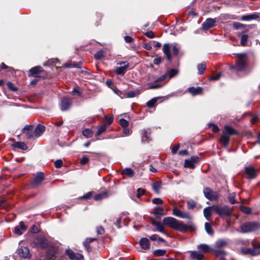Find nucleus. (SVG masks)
Listing matches in <instances>:
<instances>
[{
	"instance_id": "0eeeda50",
	"label": "nucleus",
	"mask_w": 260,
	"mask_h": 260,
	"mask_svg": "<svg viewBox=\"0 0 260 260\" xmlns=\"http://www.w3.org/2000/svg\"><path fill=\"white\" fill-rule=\"evenodd\" d=\"M49 244L47 239L43 236H38L36 237L32 243V246L39 247L41 248H46Z\"/></svg>"
},
{
	"instance_id": "e433bc0d",
	"label": "nucleus",
	"mask_w": 260,
	"mask_h": 260,
	"mask_svg": "<svg viewBox=\"0 0 260 260\" xmlns=\"http://www.w3.org/2000/svg\"><path fill=\"white\" fill-rule=\"evenodd\" d=\"M212 253L216 256L224 255L226 254V252L222 249H214L212 248Z\"/></svg>"
},
{
	"instance_id": "7ed1b4c3",
	"label": "nucleus",
	"mask_w": 260,
	"mask_h": 260,
	"mask_svg": "<svg viewBox=\"0 0 260 260\" xmlns=\"http://www.w3.org/2000/svg\"><path fill=\"white\" fill-rule=\"evenodd\" d=\"M28 76L43 78L46 76V73L41 66H36L29 70Z\"/></svg>"
},
{
	"instance_id": "f704fd0d",
	"label": "nucleus",
	"mask_w": 260,
	"mask_h": 260,
	"mask_svg": "<svg viewBox=\"0 0 260 260\" xmlns=\"http://www.w3.org/2000/svg\"><path fill=\"white\" fill-rule=\"evenodd\" d=\"M228 244V242L223 239H219L215 242V246L217 248H221L226 246Z\"/></svg>"
},
{
	"instance_id": "2f4dec72",
	"label": "nucleus",
	"mask_w": 260,
	"mask_h": 260,
	"mask_svg": "<svg viewBox=\"0 0 260 260\" xmlns=\"http://www.w3.org/2000/svg\"><path fill=\"white\" fill-rule=\"evenodd\" d=\"M121 174L124 176L132 178L134 176L135 172L131 168H126L122 170Z\"/></svg>"
},
{
	"instance_id": "b1692460",
	"label": "nucleus",
	"mask_w": 260,
	"mask_h": 260,
	"mask_svg": "<svg viewBox=\"0 0 260 260\" xmlns=\"http://www.w3.org/2000/svg\"><path fill=\"white\" fill-rule=\"evenodd\" d=\"M187 90L192 95L201 94L203 92V89L201 87H197L196 88L194 87H189Z\"/></svg>"
},
{
	"instance_id": "a18cd8bd",
	"label": "nucleus",
	"mask_w": 260,
	"mask_h": 260,
	"mask_svg": "<svg viewBox=\"0 0 260 260\" xmlns=\"http://www.w3.org/2000/svg\"><path fill=\"white\" fill-rule=\"evenodd\" d=\"M105 56L104 52L102 50L98 51L94 54V57L97 59H101Z\"/></svg>"
},
{
	"instance_id": "c9c22d12",
	"label": "nucleus",
	"mask_w": 260,
	"mask_h": 260,
	"mask_svg": "<svg viewBox=\"0 0 260 260\" xmlns=\"http://www.w3.org/2000/svg\"><path fill=\"white\" fill-rule=\"evenodd\" d=\"M14 146L15 147L21 149L22 150H26L27 149V146L26 145L21 142H16L14 143Z\"/></svg>"
},
{
	"instance_id": "7c9ffc66",
	"label": "nucleus",
	"mask_w": 260,
	"mask_h": 260,
	"mask_svg": "<svg viewBox=\"0 0 260 260\" xmlns=\"http://www.w3.org/2000/svg\"><path fill=\"white\" fill-rule=\"evenodd\" d=\"M223 133L226 134V135L230 137L231 135H236L237 132L233 127L226 125L224 126V130L223 131Z\"/></svg>"
},
{
	"instance_id": "cd10ccee",
	"label": "nucleus",
	"mask_w": 260,
	"mask_h": 260,
	"mask_svg": "<svg viewBox=\"0 0 260 260\" xmlns=\"http://www.w3.org/2000/svg\"><path fill=\"white\" fill-rule=\"evenodd\" d=\"M45 127L42 125L38 124L35 127V133L36 138L40 137L45 131Z\"/></svg>"
},
{
	"instance_id": "9b49d317",
	"label": "nucleus",
	"mask_w": 260,
	"mask_h": 260,
	"mask_svg": "<svg viewBox=\"0 0 260 260\" xmlns=\"http://www.w3.org/2000/svg\"><path fill=\"white\" fill-rule=\"evenodd\" d=\"M26 139H35V126L32 125H26L22 129Z\"/></svg>"
},
{
	"instance_id": "8fccbe9b",
	"label": "nucleus",
	"mask_w": 260,
	"mask_h": 260,
	"mask_svg": "<svg viewBox=\"0 0 260 260\" xmlns=\"http://www.w3.org/2000/svg\"><path fill=\"white\" fill-rule=\"evenodd\" d=\"M170 78L174 77L178 74V71L176 69H171L167 73Z\"/></svg>"
},
{
	"instance_id": "774afa93",
	"label": "nucleus",
	"mask_w": 260,
	"mask_h": 260,
	"mask_svg": "<svg viewBox=\"0 0 260 260\" xmlns=\"http://www.w3.org/2000/svg\"><path fill=\"white\" fill-rule=\"evenodd\" d=\"M145 35L149 38H153L154 37V34L152 31H147L145 33Z\"/></svg>"
},
{
	"instance_id": "680f3d73",
	"label": "nucleus",
	"mask_w": 260,
	"mask_h": 260,
	"mask_svg": "<svg viewBox=\"0 0 260 260\" xmlns=\"http://www.w3.org/2000/svg\"><path fill=\"white\" fill-rule=\"evenodd\" d=\"M137 196L138 198H140L141 196L143 195L145 193V190L143 189H141L140 188L137 189Z\"/></svg>"
},
{
	"instance_id": "5701e85b",
	"label": "nucleus",
	"mask_w": 260,
	"mask_h": 260,
	"mask_svg": "<svg viewBox=\"0 0 260 260\" xmlns=\"http://www.w3.org/2000/svg\"><path fill=\"white\" fill-rule=\"evenodd\" d=\"M190 256L193 259L202 260L204 257L203 253L198 252L196 251H189Z\"/></svg>"
},
{
	"instance_id": "a878e982",
	"label": "nucleus",
	"mask_w": 260,
	"mask_h": 260,
	"mask_svg": "<svg viewBox=\"0 0 260 260\" xmlns=\"http://www.w3.org/2000/svg\"><path fill=\"white\" fill-rule=\"evenodd\" d=\"M197 248L202 250L203 254L206 252H211L212 250V248L206 244H201L198 246Z\"/></svg>"
},
{
	"instance_id": "864d4df0",
	"label": "nucleus",
	"mask_w": 260,
	"mask_h": 260,
	"mask_svg": "<svg viewBox=\"0 0 260 260\" xmlns=\"http://www.w3.org/2000/svg\"><path fill=\"white\" fill-rule=\"evenodd\" d=\"M196 204L193 200H189L187 202V207L189 209H193L196 207Z\"/></svg>"
},
{
	"instance_id": "6e6552de",
	"label": "nucleus",
	"mask_w": 260,
	"mask_h": 260,
	"mask_svg": "<svg viewBox=\"0 0 260 260\" xmlns=\"http://www.w3.org/2000/svg\"><path fill=\"white\" fill-rule=\"evenodd\" d=\"M241 174L243 177L245 176L249 179H253L257 176V171L253 167L249 166L244 168V172Z\"/></svg>"
},
{
	"instance_id": "5fc2aeb1",
	"label": "nucleus",
	"mask_w": 260,
	"mask_h": 260,
	"mask_svg": "<svg viewBox=\"0 0 260 260\" xmlns=\"http://www.w3.org/2000/svg\"><path fill=\"white\" fill-rule=\"evenodd\" d=\"M8 87L13 91L17 90V88L11 82H9L7 84Z\"/></svg>"
},
{
	"instance_id": "de8ad7c7",
	"label": "nucleus",
	"mask_w": 260,
	"mask_h": 260,
	"mask_svg": "<svg viewBox=\"0 0 260 260\" xmlns=\"http://www.w3.org/2000/svg\"><path fill=\"white\" fill-rule=\"evenodd\" d=\"M107 126V125L106 124L101 125L96 132V135L99 136L101 134L105 132L106 130Z\"/></svg>"
},
{
	"instance_id": "c756f323",
	"label": "nucleus",
	"mask_w": 260,
	"mask_h": 260,
	"mask_svg": "<svg viewBox=\"0 0 260 260\" xmlns=\"http://www.w3.org/2000/svg\"><path fill=\"white\" fill-rule=\"evenodd\" d=\"M258 17L259 15L257 13H253L243 16L241 17V20L242 21H249L251 20L256 19L258 18Z\"/></svg>"
},
{
	"instance_id": "052dcab7",
	"label": "nucleus",
	"mask_w": 260,
	"mask_h": 260,
	"mask_svg": "<svg viewBox=\"0 0 260 260\" xmlns=\"http://www.w3.org/2000/svg\"><path fill=\"white\" fill-rule=\"evenodd\" d=\"M96 232L98 234L102 235L104 233L105 230L102 226H99L96 228Z\"/></svg>"
},
{
	"instance_id": "f03ea898",
	"label": "nucleus",
	"mask_w": 260,
	"mask_h": 260,
	"mask_svg": "<svg viewBox=\"0 0 260 260\" xmlns=\"http://www.w3.org/2000/svg\"><path fill=\"white\" fill-rule=\"evenodd\" d=\"M214 212L221 218H225L231 216L233 212V208H231L226 205L221 206L219 205H215Z\"/></svg>"
},
{
	"instance_id": "2eb2a0df",
	"label": "nucleus",
	"mask_w": 260,
	"mask_h": 260,
	"mask_svg": "<svg viewBox=\"0 0 260 260\" xmlns=\"http://www.w3.org/2000/svg\"><path fill=\"white\" fill-rule=\"evenodd\" d=\"M173 214L181 218L191 219V217L188 212H183L177 207H175L173 209Z\"/></svg>"
},
{
	"instance_id": "dca6fc26",
	"label": "nucleus",
	"mask_w": 260,
	"mask_h": 260,
	"mask_svg": "<svg viewBox=\"0 0 260 260\" xmlns=\"http://www.w3.org/2000/svg\"><path fill=\"white\" fill-rule=\"evenodd\" d=\"M72 104L71 98L64 97L61 100L60 109L62 111H66L70 109Z\"/></svg>"
},
{
	"instance_id": "c03bdc74",
	"label": "nucleus",
	"mask_w": 260,
	"mask_h": 260,
	"mask_svg": "<svg viewBox=\"0 0 260 260\" xmlns=\"http://www.w3.org/2000/svg\"><path fill=\"white\" fill-rule=\"evenodd\" d=\"M107 196H108V195H107V192H105V193H104L98 194H96L94 197V199L95 201H99V200H102V199H103L104 198H105L107 197Z\"/></svg>"
},
{
	"instance_id": "4468645a",
	"label": "nucleus",
	"mask_w": 260,
	"mask_h": 260,
	"mask_svg": "<svg viewBox=\"0 0 260 260\" xmlns=\"http://www.w3.org/2000/svg\"><path fill=\"white\" fill-rule=\"evenodd\" d=\"M200 161V158L197 156H191L188 159H185L184 162V167L190 169H194L195 168V164Z\"/></svg>"
},
{
	"instance_id": "13d9d810",
	"label": "nucleus",
	"mask_w": 260,
	"mask_h": 260,
	"mask_svg": "<svg viewBox=\"0 0 260 260\" xmlns=\"http://www.w3.org/2000/svg\"><path fill=\"white\" fill-rule=\"evenodd\" d=\"M63 165V161L61 159H57L54 162V166L56 168H60Z\"/></svg>"
},
{
	"instance_id": "ddd939ff",
	"label": "nucleus",
	"mask_w": 260,
	"mask_h": 260,
	"mask_svg": "<svg viewBox=\"0 0 260 260\" xmlns=\"http://www.w3.org/2000/svg\"><path fill=\"white\" fill-rule=\"evenodd\" d=\"M66 254L71 260H84L82 254L74 252L72 249L68 248L66 250Z\"/></svg>"
},
{
	"instance_id": "4d7b16f0",
	"label": "nucleus",
	"mask_w": 260,
	"mask_h": 260,
	"mask_svg": "<svg viewBox=\"0 0 260 260\" xmlns=\"http://www.w3.org/2000/svg\"><path fill=\"white\" fill-rule=\"evenodd\" d=\"M89 161V158L87 156L84 155L83 156L81 160H80V164L82 165H84L86 164Z\"/></svg>"
},
{
	"instance_id": "aec40b11",
	"label": "nucleus",
	"mask_w": 260,
	"mask_h": 260,
	"mask_svg": "<svg viewBox=\"0 0 260 260\" xmlns=\"http://www.w3.org/2000/svg\"><path fill=\"white\" fill-rule=\"evenodd\" d=\"M216 22V19L208 18L203 23L202 28L203 29L208 30L209 28L213 27Z\"/></svg>"
},
{
	"instance_id": "37998d69",
	"label": "nucleus",
	"mask_w": 260,
	"mask_h": 260,
	"mask_svg": "<svg viewBox=\"0 0 260 260\" xmlns=\"http://www.w3.org/2000/svg\"><path fill=\"white\" fill-rule=\"evenodd\" d=\"M139 94V92L138 91H129L126 93L125 97L128 98H131L135 97V96Z\"/></svg>"
},
{
	"instance_id": "20e7f679",
	"label": "nucleus",
	"mask_w": 260,
	"mask_h": 260,
	"mask_svg": "<svg viewBox=\"0 0 260 260\" xmlns=\"http://www.w3.org/2000/svg\"><path fill=\"white\" fill-rule=\"evenodd\" d=\"M260 228V224L256 222H248L242 224L241 230L243 233L251 232Z\"/></svg>"
},
{
	"instance_id": "e2e57ef3",
	"label": "nucleus",
	"mask_w": 260,
	"mask_h": 260,
	"mask_svg": "<svg viewBox=\"0 0 260 260\" xmlns=\"http://www.w3.org/2000/svg\"><path fill=\"white\" fill-rule=\"evenodd\" d=\"M161 86H162V85L159 84H154L150 85L148 87V88L149 89H156V88H159L161 87Z\"/></svg>"
},
{
	"instance_id": "423d86ee",
	"label": "nucleus",
	"mask_w": 260,
	"mask_h": 260,
	"mask_svg": "<svg viewBox=\"0 0 260 260\" xmlns=\"http://www.w3.org/2000/svg\"><path fill=\"white\" fill-rule=\"evenodd\" d=\"M117 66L115 67V73L117 75L123 76L128 70L129 64L127 61H120L117 63Z\"/></svg>"
},
{
	"instance_id": "9d476101",
	"label": "nucleus",
	"mask_w": 260,
	"mask_h": 260,
	"mask_svg": "<svg viewBox=\"0 0 260 260\" xmlns=\"http://www.w3.org/2000/svg\"><path fill=\"white\" fill-rule=\"evenodd\" d=\"M246 55L245 54H238L237 57L239 58V60L237 62L235 68L238 71L244 70L246 68V61L244 59V57Z\"/></svg>"
},
{
	"instance_id": "393cba45",
	"label": "nucleus",
	"mask_w": 260,
	"mask_h": 260,
	"mask_svg": "<svg viewBox=\"0 0 260 260\" xmlns=\"http://www.w3.org/2000/svg\"><path fill=\"white\" fill-rule=\"evenodd\" d=\"M150 131H151L149 128H144L142 131L141 138L143 142H146L149 140Z\"/></svg>"
},
{
	"instance_id": "79ce46f5",
	"label": "nucleus",
	"mask_w": 260,
	"mask_h": 260,
	"mask_svg": "<svg viewBox=\"0 0 260 260\" xmlns=\"http://www.w3.org/2000/svg\"><path fill=\"white\" fill-rule=\"evenodd\" d=\"M166 253V250L157 249L153 251V254L156 256H162Z\"/></svg>"
},
{
	"instance_id": "f3484780",
	"label": "nucleus",
	"mask_w": 260,
	"mask_h": 260,
	"mask_svg": "<svg viewBox=\"0 0 260 260\" xmlns=\"http://www.w3.org/2000/svg\"><path fill=\"white\" fill-rule=\"evenodd\" d=\"M52 242L50 239V260H54V259L57 257L58 253V245L57 243L52 244Z\"/></svg>"
},
{
	"instance_id": "6e6d98bb",
	"label": "nucleus",
	"mask_w": 260,
	"mask_h": 260,
	"mask_svg": "<svg viewBox=\"0 0 260 260\" xmlns=\"http://www.w3.org/2000/svg\"><path fill=\"white\" fill-rule=\"evenodd\" d=\"M160 188V184L158 182L154 183L152 185V188L156 192H158Z\"/></svg>"
},
{
	"instance_id": "58836bf2",
	"label": "nucleus",
	"mask_w": 260,
	"mask_h": 260,
	"mask_svg": "<svg viewBox=\"0 0 260 260\" xmlns=\"http://www.w3.org/2000/svg\"><path fill=\"white\" fill-rule=\"evenodd\" d=\"M205 228L206 232L208 234L211 235L213 234L214 232H213V230L212 228V226H211V225L210 223H209L208 222H206L205 223Z\"/></svg>"
},
{
	"instance_id": "0e129e2a",
	"label": "nucleus",
	"mask_w": 260,
	"mask_h": 260,
	"mask_svg": "<svg viewBox=\"0 0 260 260\" xmlns=\"http://www.w3.org/2000/svg\"><path fill=\"white\" fill-rule=\"evenodd\" d=\"M172 51L174 55L176 56L178 54L179 49L176 46H174L172 48Z\"/></svg>"
},
{
	"instance_id": "6ab92c4d",
	"label": "nucleus",
	"mask_w": 260,
	"mask_h": 260,
	"mask_svg": "<svg viewBox=\"0 0 260 260\" xmlns=\"http://www.w3.org/2000/svg\"><path fill=\"white\" fill-rule=\"evenodd\" d=\"M214 212V205L208 206L204 208L203 210L204 216L208 221L211 220V216Z\"/></svg>"
},
{
	"instance_id": "49530a36",
	"label": "nucleus",
	"mask_w": 260,
	"mask_h": 260,
	"mask_svg": "<svg viewBox=\"0 0 260 260\" xmlns=\"http://www.w3.org/2000/svg\"><path fill=\"white\" fill-rule=\"evenodd\" d=\"M240 209L245 214H250L251 212V209L248 207L241 206L240 207Z\"/></svg>"
},
{
	"instance_id": "f257e3e1",
	"label": "nucleus",
	"mask_w": 260,
	"mask_h": 260,
	"mask_svg": "<svg viewBox=\"0 0 260 260\" xmlns=\"http://www.w3.org/2000/svg\"><path fill=\"white\" fill-rule=\"evenodd\" d=\"M151 224L156 227L157 231L166 235H167V234L165 232L164 225L168 226L174 230L180 231L182 233H186L189 229V227L184 224L182 221L178 220L176 218L172 217H165L162 220V223L160 221L153 220L151 221Z\"/></svg>"
},
{
	"instance_id": "1a4fd4ad",
	"label": "nucleus",
	"mask_w": 260,
	"mask_h": 260,
	"mask_svg": "<svg viewBox=\"0 0 260 260\" xmlns=\"http://www.w3.org/2000/svg\"><path fill=\"white\" fill-rule=\"evenodd\" d=\"M204 193L205 197L211 201H217L219 198V193L212 190L209 188H206L204 189Z\"/></svg>"
},
{
	"instance_id": "09e8293b",
	"label": "nucleus",
	"mask_w": 260,
	"mask_h": 260,
	"mask_svg": "<svg viewBox=\"0 0 260 260\" xmlns=\"http://www.w3.org/2000/svg\"><path fill=\"white\" fill-rule=\"evenodd\" d=\"M236 194L235 193L229 194L228 199L229 201L232 204H234L236 203L235 200Z\"/></svg>"
},
{
	"instance_id": "bf43d9fd",
	"label": "nucleus",
	"mask_w": 260,
	"mask_h": 260,
	"mask_svg": "<svg viewBox=\"0 0 260 260\" xmlns=\"http://www.w3.org/2000/svg\"><path fill=\"white\" fill-rule=\"evenodd\" d=\"M152 202L154 204L160 205L163 203V201L160 198H154L152 200Z\"/></svg>"
},
{
	"instance_id": "72a5a7b5",
	"label": "nucleus",
	"mask_w": 260,
	"mask_h": 260,
	"mask_svg": "<svg viewBox=\"0 0 260 260\" xmlns=\"http://www.w3.org/2000/svg\"><path fill=\"white\" fill-rule=\"evenodd\" d=\"M249 36L247 34H243L241 36L240 44L242 46H246L247 45L248 40Z\"/></svg>"
},
{
	"instance_id": "bb28decb",
	"label": "nucleus",
	"mask_w": 260,
	"mask_h": 260,
	"mask_svg": "<svg viewBox=\"0 0 260 260\" xmlns=\"http://www.w3.org/2000/svg\"><path fill=\"white\" fill-rule=\"evenodd\" d=\"M230 137L226 134L223 133L220 139V143L223 145V147H226L229 143Z\"/></svg>"
},
{
	"instance_id": "412c9836",
	"label": "nucleus",
	"mask_w": 260,
	"mask_h": 260,
	"mask_svg": "<svg viewBox=\"0 0 260 260\" xmlns=\"http://www.w3.org/2000/svg\"><path fill=\"white\" fill-rule=\"evenodd\" d=\"M26 227L25 226L24 222L23 221H21L19 223V225L15 228L14 232L18 235H21L25 231H26Z\"/></svg>"
},
{
	"instance_id": "473e14b6",
	"label": "nucleus",
	"mask_w": 260,
	"mask_h": 260,
	"mask_svg": "<svg viewBox=\"0 0 260 260\" xmlns=\"http://www.w3.org/2000/svg\"><path fill=\"white\" fill-rule=\"evenodd\" d=\"M197 69L198 71V74L202 75L203 74L206 69V64L205 62H203L199 63L197 66Z\"/></svg>"
},
{
	"instance_id": "603ef678",
	"label": "nucleus",
	"mask_w": 260,
	"mask_h": 260,
	"mask_svg": "<svg viewBox=\"0 0 260 260\" xmlns=\"http://www.w3.org/2000/svg\"><path fill=\"white\" fill-rule=\"evenodd\" d=\"M245 24L241 23L240 22H235L233 23V27L235 29H238L239 28H243L245 26Z\"/></svg>"
},
{
	"instance_id": "39448f33",
	"label": "nucleus",
	"mask_w": 260,
	"mask_h": 260,
	"mask_svg": "<svg viewBox=\"0 0 260 260\" xmlns=\"http://www.w3.org/2000/svg\"><path fill=\"white\" fill-rule=\"evenodd\" d=\"M253 248H243L242 252L244 254H250L252 255L260 254V243L256 242L252 243Z\"/></svg>"
},
{
	"instance_id": "338daca9",
	"label": "nucleus",
	"mask_w": 260,
	"mask_h": 260,
	"mask_svg": "<svg viewBox=\"0 0 260 260\" xmlns=\"http://www.w3.org/2000/svg\"><path fill=\"white\" fill-rule=\"evenodd\" d=\"M124 41L126 43H131L133 40V39L132 38V37L128 36H125L124 37Z\"/></svg>"
},
{
	"instance_id": "a211bd4d",
	"label": "nucleus",
	"mask_w": 260,
	"mask_h": 260,
	"mask_svg": "<svg viewBox=\"0 0 260 260\" xmlns=\"http://www.w3.org/2000/svg\"><path fill=\"white\" fill-rule=\"evenodd\" d=\"M17 253L21 257L28 258L30 257L29 249L27 247H21L17 250Z\"/></svg>"
},
{
	"instance_id": "f8f14e48",
	"label": "nucleus",
	"mask_w": 260,
	"mask_h": 260,
	"mask_svg": "<svg viewBox=\"0 0 260 260\" xmlns=\"http://www.w3.org/2000/svg\"><path fill=\"white\" fill-rule=\"evenodd\" d=\"M44 174L43 172H37L34 178L31 180L30 184L33 187H36L41 184L42 182L44 180Z\"/></svg>"
},
{
	"instance_id": "a19ab883",
	"label": "nucleus",
	"mask_w": 260,
	"mask_h": 260,
	"mask_svg": "<svg viewBox=\"0 0 260 260\" xmlns=\"http://www.w3.org/2000/svg\"><path fill=\"white\" fill-rule=\"evenodd\" d=\"M157 99H158V98H154L151 99V100L149 101L147 103V106L149 108H152V107H155L156 105V103Z\"/></svg>"
},
{
	"instance_id": "4be33fe9",
	"label": "nucleus",
	"mask_w": 260,
	"mask_h": 260,
	"mask_svg": "<svg viewBox=\"0 0 260 260\" xmlns=\"http://www.w3.org/2000/svg\"><path fill=\"white\" fill-rule=\"evenodd\" d=\"M162 51L168 60L171 59V46L169 44H165L163 46Z\"/></svg>"
},
{
	"instance_id": "ea45409f",
	"label": "nucleus",
	"mask_w": 260,
	"mask_h": 260,
	"mask_svg": "<svg viewBox=\"0 0 260 260\" xmlns=\"http://www.w3.org/2000/svg\"><path fill=\"white\" fill-rule=\"evenodd\" d=\"M82 134L86 138H90L92 136V132L89 128H86L82 131Z\"/></svg>"
},
{
	"instance_id": "69168bd1",
	"label": "nucleus",
	"mask_w": 260,
	"mask_h": 260,
	"mask_svg": "<svg viewBox=\"0 0 260 260\" xmlns=\"http://www.w3.org/2000/svg\"><path fill=\"white\" fill-rule=\"evenodd\" d=\"M105 118L107 121V125H109L111 124L113 121V117L108 118L106 116H105Z\"/></svg>"
},
{
	"instance_id": "4c0bfd02",
	"label": "nucleus",
	"mask_w": 260,
	"mask_h": 260,
	"mask_svg": "<svg viewBox=\"0 0 260 260\" xmlns=\"http://www.w3.org/2000/svg\"><path fill=\"white\" fill-rule=\"evenodd\" d=\"M164 208L158 206L154 208V210L155 211V212L153 213V214L155 215L156 216H158L159 215H162L163 211H164Z\"/></svg>"
},
{
	"instance_id": "c85d7f7f",
	"label": "nucleus",
	"mask_w": 260,
	"mask_h": 260,
	"mask_svg": "<svg viewBox=\"0 0 260 260\" xmlns=\"http://www.w3.org/2000/svg\"><path fill=\"white\" fill-rule=\"evenodd\" d=\"M141 247L145 250L148 249L150 247V242L149 240L146 238H142L139 242Z\"/></svg>"
},
{
	"instance_id": "3c124183",
	"label": "nucleus",
	"mask_w": 260,
	"mask_h": 260,
	"mask_svg": "<svg viewBox=\"0 0 260 260\" xmlns=\"http://www.w3.org/2000/svg\"><path fill=\"white\" fill-rule=\"evenodd\" d=\"M128 121L123 118H121L119 120V124L124 128L127 127L128 125Z\"/></svg>"
}]
</instances>
